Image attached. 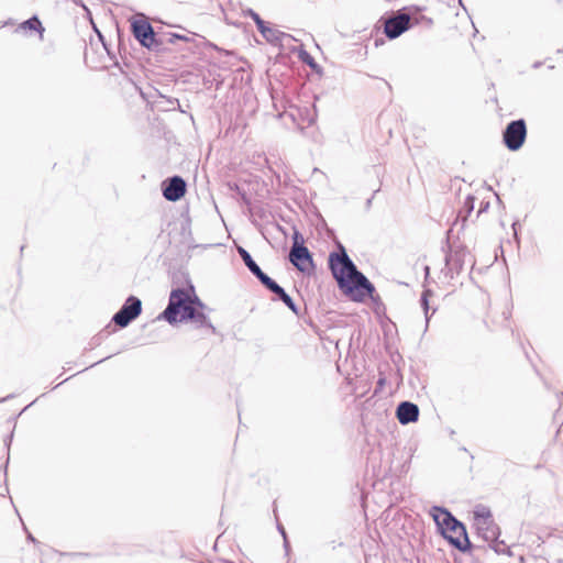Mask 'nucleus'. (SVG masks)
Segmentation results:
<instances>
[{"label": "nucleus", "instance_id": "16", "mask_svg": "<svg viewBox=\"0 0 563 563\" xmlns=\"http://www.w3.org/2000/svg\"><path fill=\"white\" fill-rule=\"evenodd\" d=\"M261 284L272 294L275 295L273 300H280V298L287 294V291L272 277L268 275L261 282Z\"/></svg>", "mask_w": 563, "mask_h": 563}, {"label": "nucleus", "instance_id": "30", "mask_svg": "<svg viewBox=\"0 0 563 563\" xmlns=\"http://www.w3.org/2000/svg\"><path fill=\"white\" fill-rule=\"evenodd\" d=\"M488 207H489V202H482L481 203V208H479V210L477 212V216H479L481 213L485 212L488 209Z\"/></svg>", "mask_w": 563, "mask_h": 563}, {"label": "nucleus", "instance_id": "34", "mask_svg": "<svg viewBox=\"0 0 563 563\" xmlns=\"http://www.w3.org/2000/svg\"><path fill=\"white\" fill-rule=\"evenodd\" d=\"M542 64H543L542 62L537 60V62H534V63L532 64V68L538 69V68H540V67L542 66Z\"/></svg>", "mask_w": 563, "mask_h": 563}, {"label": "nucleus", "instance_id": "33", "mask_svg": "<svg viewBox=\"0 0 563 563\" xmlns=\"http://www.w3.org/2000/svg\"><path fill=\"white\" fill-rule=\"evenodd\" d=\"M520 225L518 222H514L512 223V229H514V235H515V239L518 240V234H517V227Z\"/></svg>", "mask_w": 563, "mask_h": 563}, {"label": "nucleus", "instance_id": "42", "mask_svg": "<svg viewBox=\"0 0 563 563\" xmlns=\"http://www.w3.org/2000/svg\"><path fill=\"white\" fill-rule=\"evenodd\" d=\"M380 43H383L382 40H375V46H378Z\"/></svg>", "mask_w": 563, "mask_h": 563}, {"label": "nucleus", "instance_id": "19", "mask_svg": "<svg viewBox=\"0 0 563 563\" xmlns=\"http://www.w3.org/2000/svg\"><path fill=\"white\" fill-rule=\"evenodd\" d=\"M432 295V290L431 289H423L421 296H420V306L423 310V313H424V318H426V328H428V324H429V321L431 319V316L432 313H429V310H430V303H429V298L430 296Z\"/></svg>", "mask_w": 563, "mask_h": 563}, {"label": "nucleus", "instance_id": "45", "mask_svg": "<svg viewBox=\"0 0 563 563\" xmlns=\"http://www.w3.org/2000/svg\"><path fill=\"white\" fill-rule=\"evenodd\" d=\"M92 366H95V365L92 364V365L86 366V368H85V369L92 368Z\"/></svg>", "mask_w": 563, "mask_h": 563}, {"label": "nucleus", "instance_id": "35", "mask_svg": "<svg viewBox=\"0 0 563 563\" xmlns=\"http://www.w3.org/2000/svg\"><path fill=\"white\" fill-rule=\"evenodd\" d=\"M13 397H14V395H13V394L8 395L7 397L0 398V402H4V401H7V400H9V399H11V398H13Z\"/></svg>", "mask_w": 563, "mask_h": 563}, {"label": "nucleus", "instance_id": "27", "mask_svg": "<svg viewBox=\"0 0 563 563\" xmlns=\"http://www.w3.org/2000/svg\"><path fill=\"white\" fill-rule=\"evenodd\" d=\"M95 30H96V32H97V34H98V37H99V40L101 41V43H102V45H103L104 49L108 52V54H110V51H109V48H108V44H107V42H106V38H104L103 34H102V33H101L97 27H96Z\"/></svg>", "mask_w": 563, "mask_h": 563}, {"label": "nucleus", "instance_id": "22", "mask_svg": "<svg viewBox=\"0 0 563 563\" xmlns=\"http://www.w3.org/2000/svg\"><path fill=\"white\" fill-rule=\"evenodd\" d=\"M244 15L252 19L253 22L255 23L256 27L258 26V24H261V22H263L264 20L261 18V15L254 11L253 9L249 8L246 10L243 11Z\"/></svg>", "mask_w": 563, "mask_h": 563}, {"label": "nucleus", "instance_id": "44", "mask_svg": "<svg viewBox=\"0 0 563 563\" xmlns=\"http://www.w3.org/2000/svg\"><path fill=\"white\" fill-rule=\"evenodd\" d=\"M92 366H95V365L92 364V365L86 366V368H85V369L92 368Z\"/></svg>", "mask_w": 563, "mask_h": 563}, {"label": "nucleus", "instance_id": "28", "mask_svg": "<svg viewBox=\"0 0 563 563\" xmlns=\"http://www.w3.org/2000/svg\"><path fill=\"white\" fill-rule=\"evenodd\" d=\"M377 191H378V189L375 190L368 199H366V201H365V210L366 211H368L372 208L373 199H374L375 195L377 194Z\"/></svg>", "mask_w": 563, "mask_h": 563}, {"label": "nucleus", "instance_id": "11", "mask_svg": "<svg viewBox=\"0 0 563 563\" xmlns=\"http://www.w3.org/2000/svg\"><path fill=\"white\" fill-rule=\"evenodd\" d=\"M163 197L170 202L180 200L187 192V183L179 175H174L162 181Z\"/></svg>", "mask_w": 563, "mask_h": 563}, {"label": "nucleus", "instance_id": "37", "mask_svg": "<svg viewBox=\"0 0 563 563\" xmlns=\"http://www.w3.org/2000/svg\"><path fill=\"white\" fill-rule=\"evenodd\" d=\"M385 382H386V378H385V377H380V378L378 379V386H379V387L384 386Z\"/></svg>", "mask_w": 563, "mask_h": 563}, {"label": "nucleus", "instance_id": "23", "mask_svg": "<svg viewBox=\"0 0 563 563\" xmlns=\"http://www.w3.org/2000/svg\"><path fill=\"white\" fill-rule=\"evenodd\" d=\"M189 38L184 35V34H179V33H168L167 34V37L165 40V43H169V44H176L177 41H188Z\"/></svg>", "mask_w": 563, "mask_h": 563}, {"label": "nucleus", "instance_id": "21", "mask_svg": "<svg viewBox=\"0 0 563 563\" xmlns=\"http://www.w3.org/2000/svg\"><path fill=\"white\" fill-rule=\"evenodd\" d=\"M279 301H282L296 316H299V308L288 292L284 295Z\"/></svg>", "mask_w": 563, "mask_h": 563}, {"label": "nucleus", "instance_id": "4", "mask_svg": "<svg viewBox=\"0 0 563 563\" xmlns=\"http://www.w3.org/2000/svg\"><path fill=\"white\" fill-rule=\"evenodd\" d=\"M423 10V7L416 4L404 7L397 10L390 18L382 16L378 23L383 24L384 34L388 40H396L418 23V21L411 22V13L422 12Z\"/></svg>", "mask_w": 563, "mask_h": 563}, {"label": "nucleus", "instance_id": "46", "mask_svg": "<svg viewBox=\"0 0 563 563\" xmlns=\"http://www.w3.org/2000/svg\"><path fill=\"white\" fill-rule=\"evenodd\" d=\"M64 382L59 383V384H56V386L54 388H57L59 387V385H62Z\"/></svg>", "mask_w": 563, "mask_h": 563}, {"label": "nucleus", "instance_id": "39", "mask_svg": "<svg viewBox=\"0 0 563 563\" xmlns=\"http://www.w3.org/2000/svg\"><path fill=\"white\" fill-rule=\"evenodd\" d=\"M110 357H111V356H107V357H104V358H102V360H100V361H97L96 363H93V365L100 364L101 362H103V361H106V360H108V358H110Z\"/></svg>", "mask_w": 563, "mask_h": 563}, {"label": "nucleus", "instance_id": "1", "mask_svg": "<svg viewBox=\"0 0 563 563\" xmlns=\"http://www.w3.org/2000/svg\"><path fill=\"white\" fill-rule=\"evenodd\" d=\"M328 268L339 289L354 301L369 298L375 305L382 303L374 284L357 268L341 242H336L335 250L329 253Z\"/></svg>", "mask_w": 563, "mask_h": 563}, {"label": "nucleus", "instance_id": "26", "mask_svg": "<svg viewBox=\"0 0 563 563\" xmlns=\"http://www.w3.org/2000/svg\"><path fill=\"white\" fill-rule=\"evenodd\" d=\"M234 189L236 190L238 195L240 196L241 200L245 203V205H251V200L247 196V194L245 192V190L241 189L238 185H234Z\"/></svg>", "mask_w": 563, "mask_h": 563}, {"label": "nucleus", "instance_id": "14", "mask_svg": "<svg viewBox=\"0 0 563 563\" xmlns=\"http://www.w3.org/2000/svg\"><path fill=\"white\" fill-rule=\"evenodd\" d=\"M238 253L243 261L244 265L247 267V269L258 279L261 283L267 274L262 271L260 265L254 261L251 253L244 249L243 246H238Z\"/></svg>", "mask_w": 563, "mask_h": 563}, {"label": "nucleus", "instance_id": "3", "mask_svg": "<svg viewBox=\"0 0 563 563\" xmlns=\"http://www.w3.org/2000/svg\"><path fill=\"white\" fill-rule=\"evenodd\" d=\"M429 514L437 526L438 533L454 549L468 554L474 550H485L484 545L471 542L466 526L448 508L434 505L430 508Z\"/></svg>", "mask_w": 563, "mask_h": 563}, {"label": "nucleus", "instance_id": "18", "mask_svg": "<svg viewBox=\"0 0 563 563\" xmlns=\"http://www.w3.org/2000/svg\"><path fill=\"white\" fill-rule=\"evenodd\" d=\"M475 525L483 522L494 521L492 511L488 507L479 505L473 511Z\"/></svg>", "mask_w": 563, "mask_h": 563}, {"label": "nucleus", "instance_id": "38", "mask_svg": "<svg viewBox=\"0 0 563 563\" xmlns=\"http://www.w3.org/2000/svg\"><path fill=\"white\" fill-rule=\"evenodd\" d=\"M27 539L32 542H36V539L31 533L27 534Z\"/></svg>", "mask_w": 563, "mask_h": 563}, {"label": "nucleus", "instance_id": "13", "mask_svg": "<svg viewBox=\"0 0 563 563\" xmlns=\"http://www.w3.org/2000/svg\"><path fill=\"white\" fill-rule=\"evenodd\" d=\"M257 31L268 43L273 45L283 46L285 40H295L292 35L269 26L266 21H263L261 24H258Z\"/></svg>", "mask_w": 563, "mask_h": 563}, {"label": "nucleus", "instance_id": "12", "mask_svg": "<svg viewBox=\"0 0 563 563\" xmlns=\"http://www.w3.org/2000/svg\"><path fill=\"white\" fill-rule=\"evenodd\" d=\"M419 407L409 400L400 401L396 407V418L400 424L407 426L419 419Z\"/></svg>", "mask_w": 563, "mask_h": 563}, {"label": "nucleus", "instance_id": "8", "mask_svg": "<svg viewBox=\"0 0 563 563\" xmlns=\"http://www.w3.org/2000/svg\"><path fill=\"white\" fill-rule=\"evenodd\" d=\"M475 528L477 537L487 542L489 549H492L495 553L511 555L510 548L505 545L503 540H499L500 528L495 521H481L479 523L475 525Z\"/></svg>", "mask_w": 563, "mask_h": 563}, {"label": "nucleus", "instance_id": "6", "mask_svg": "<svg viewBox=\"0 0 563 563\" xmlns=\"http://www.w3.org/2000/svg\"><path fill=\"white\" fill-rule=\"evenodd\" d=\"M131 32L142 47L155 53L164 51L165 38L157 36L148 20L134 19L131 22Z\"/></svg>", "mask_w": 563, "mask_h": 563}, {"label": "nucleus", "instance_id": "15", "mask_svg": "<svg viewBox=\"0 0 563 563\" xmlns=\"http://www.w3.org/2000/svg\"><path fill=\"white\" fill-rule=\"evenodd\" d=\"M15 32H30V33H37L40 40H43L45 27L43 26L42 21L40 20L38 15L33 14L25 21L21 22L18 27L15 29Z\"/></svg>", "mask_w": 563, "mask_h": 563}, {"label": "nucleus", "instance_id": "25", "mask_svg": "<svg viewBox=\"0 0 563 563\" xmlns=\"http://www.w3.org/2000/svg\"><path fill=\"white\" fill-rule=\"evenodd\" d=\"M110 329V324H108L103 330H101L98 334L97 338H93L92 340L95 341L93 344L95 345H98L101 341L102 338L107 336L108 334H110L111 332H114L115 329H112L111 331L109 330Z\"/></svg>", "mask_w": 563, "mask_h": 563}, {"label": "nucleus", "instance_id": "32", "mask_svg": "<svg viewBox=\"0 0 563 563\" xmlns=\"http://www.w3.org/2000/svg\"><path fill=\"white\" fill-rule=\"evenodd\" d=\"M277 529H278L279 533L283 536V539L285 537H287L286 530H285V528L282 525H278Z\"/></svg>", "mask_w": 563, "mask_h": 563}, {"label": "nucleus", "instance_id": "9", "mask_svg": "<svg viewBox=\"0 0 563 563\" xmlns=\"http://www.w3.org/2000/svg\"><path fill=\"white\" fill-rule=\"evenodd\" d=\"M142 313V300L130 295L124 300L121 308L112 316L111 322L119 329L129 327Z\"/></svg>", "mask_w": 563, "mask_h": 563}, {"label": "nucleus", "instance_id": "20", "mask_svg": "<svg viewBox=\"0 0 563 563\" xmlns=\"http://www.w3.org/2000/svg\"><path fill=\"white\" fill-rule=\"evenodd\" d=\"M474 207H475V197L473 195H468L465 198L463 207L459 212V217H463L464 218L463 221H466V218L473 212Z\"/></svg>", "mask_w": 563, "mask_h": 563}, {"label": "nucleus", "instance_id": "40", "mask_svg": "<svg viewBox=\"0 0 563 563\" xmlns=\"http://www.w3.org/2000/svg\"><path fill=\"white\" fill-rule=\"evenodd\" d=\"M422 20H426L429 24H432V19H430V18L422 16Z\"/></svg>", "mask_w": 563, "mask_h": 563}, {"label": "nucleus", "instance_id": "31", "mask_svg": "<svg viewBox=\"0 0 563 563\" xmlns=\"http://www.w3.org/2000/svg\"><path fill=\"white\" fill-rule=\"evenodd\" d=\"M284 548H285L286 553H288L290 550V544H289L287 537L284 538Z\"/></svg>", "mask_w": 563, "mask_h": 563}, {"label": "nucleus", "instance_id": "2", "mask_svg": "<svg viewBox=\"0 0 563 563\" xmlns=\"http://www.w3.org/2000/svg\"><path fill=\"white\" fill-rule=\"evenodd\" d=\"M206 310H211L197 296L191 283L187 288H173L166 308L157 316V320H164L170 325L191 322L196 329H207L212 334L217 333Z\"/></svg>", "mask_w": 563, "mask_h": 563}, {"label": "nucleus", "instance_id": "43", "mask_svg": "<svg viewBox=\"0 0 563 563\" xmlns=\"http://www.w3.org/2000/svg\"><path fill=\"white\" fill-rule=\"evenodd\" d=\"M459 4L465 9V7H464V4H463L462 0H459Z\"/></svg>", "mask_w": 563, "mask_h": 563}, {"label": "nucleus", "instance_id": "24", "mask_svg": "<svg viewBox=\"0 0 563 563\" xmlns=\"http://www.w3.org/2000/svg\"><path fill=\"white\" fill-rule=\"evenodd\" d=\"M291 240L292 246H306L303 235L297 230L294 231Z\"/></svg>", "mask_w": 563, "mask_h": 563}, {"label": "nucleus", "instance_id": "29", "mask_svg": "<svg viewBox=\"0 0 563 563\" xmlns=\"http://www.w3.org/2000/svg\"><path fill=\"white\" fill-rule=\"evenodd\" d=\"M13 440V431L4 438V445L9 449Z\"/></svg>", "mask_w": 563, "mask_h": 563}, {"label": "nucleus", "instance_id": "41", "mask_svg": "<svg viewBox=\"0 0 563 563\" xmlns=\"http://www.w3.org/2000/svg\"><path fill=\"white\" fill-rule=\"evenodd\" d=\"M424 273H426V276H429V274H430V267L429 266L424 267Z\"/></svg>", "mask_w": 563, "mask_h": 563}, {"label": "nucleus", "instance_id": "5", "mask_svg": "<svg viewBox=\"0 0 563 563\" xmlns=\"http://www.w3.org/2000/svg\"><path fill=\"white\" fill-rule=\"evenodd\" d=\"M452 231V228L446 231L445 240L441 246V251L444 253L445 264L442 272L444 276L450 279H454L461 274L464 267L465 257L468 253L467 247L464 244L452 245L450 243V234Z\"/></svg>", "mask_w": 563, "mask_h": 563}, {"label": "nucleus", "instance_id": "10", "mask_svg": "<svg viewBox=\"0 0 563 563\" xmlns=\"http://www.w3.org/2000/svg\"><path fill=\"white\" fill-rule=\"evenodd\" d=\"M288 260L302 274L311 276L316 272L313 255L307 246H291Z\"/></svg>", "mask_w": 563, "mask_h": 563}, {"label": "nucleus", "instance_id": "7", "mask_svg": "<svg viewBox=\"0 0 563 563\" xmlns=\"http://www.w3.org/2000/svg\"><path fill=\"white\" fill-rule=\"evenodd\" d=\"M527 122L523 118L508 122L503 130V144L510 152H518L526 143Z\"/></svg>", "mask_w": 563, "mask_h": 563}, {"label": "nucleus", "instance_id": "36", "mask_svg": "<svg viewBox=\"0 0 563 563\" xmlns=\"http://www.w3.org/2000/svg\"><path fill=\"white\" fill-rule=\"evenodd\" d=\"M8 465H9V457L7 459V461H5L4 465H3V473H4V475H7Z\"/></svg>", "mask_w": 563, "mask_h": 563}, {"label": "nucleus", "instance_id": "17", "mask_svg": "<svg viewBox=\"0 0 563 563\" xmlns=\"http://www.w3.org/2000/svg\"><path fill=\"white\" fill-rule=\"evenodd\" d=\"M298 58L301 63L308 65L316 74L322 73V67L316 62L312 55L305 49L303 45L298 51Z\"/></svg>", "mask_w": 563, "mask_h": 563}]
</instances>
